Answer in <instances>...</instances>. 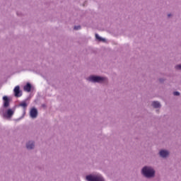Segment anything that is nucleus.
<instances>
[{
	"label": "nucleus",
	"instance_id": "nucleus-19",
	"mask_svg": "<svg viewBox=\"0 0 181 181\" xmlns=\"http://www.w3.org/2000/svg\"><path fill=\"white\" fill-rule=\"evenodd\" d=\"M170 16H172L171 13L168 14V18H170Z\"/></svg>",
	"mask_w": 181,
	"mask_h": 181
},
{
	"label": "nucleus",
	"instance_id": "nucleus-20",
	"mask_svg": "<svg viewBox=\"0 0 181 181\" xmlns=\"http://www.w3.org/2000/svg\"><path fill=\"white\" fill-rule=\"evenodd\" d=\"M42 107H46V105H42Z\"/></svg>",
	"mask_w": 181,
	"mask_h": 181
},
{
	"label": "nucleus",
	"instance_id": "nucleus-4",
	"mask_svg": "<svg viewBox=\"0 0 181 181\" xmlns=\"http://www.w3.org/2000/svg\"><path fill=\"white\" fill-rule=\"evenodd\" d=\"M13 114H15V110L12 109H8L4 114V118H7V119H9L10 118H12L13 116Z\"/></svg>",
	"mask_w": 181,
	"mask_h": 181
},
{
	"label": "nucleus",
	"instance_id": "nucleus-7",
	"mask_svg": "<svg viewBox=\"0 0 181 181\" xmlns=\"http://www.w3.org/2000/svg\"><path fill=\"white\" fill-rule=\"evenodd\" d=\"M15 97H22V90H21V86H17L13 89Z\"/></svg>",
	"mask_w": 181,
	"mask_h": 181
},
{
	"label": "nucleus",
	"instance_id": "nucleus-6",
	"mask_svg": "<svg viewBox=\"0 0 181 181\" xmlns=\"http://www.w3.org/2000/svg\"><path fill=\"white\" fill-rule=\"evenodd\" d=\"M25 147L28 151H32V149H35V141L30 140L26 142Z\"/></svg>",
	"mask_w": 181,
	"mask_h": 181
},
{
	"label": "nucleus",
	"instance_id": "nucleus-9",
	"mask_svg": "<svg viewBox=\"0 0 181 181\" xmlns=\"http://www.w3.org/2000/svg\"><path fill=\"white\" fill-rule=\"evenodd\" d=\"M24 91H27V93H30L32 91V84L30 83H27L25 86L23 87Z\"/></svg>",
	"mask_w": 181,
	"mask_h": 181
},
{
	"label": "nucleus",
	"instance_id": "nucleus-13",
	"mask_svg": "<svg viewBox=\"0 0 181 181\" xmlns=\"http://www.w3.org/2000/svg\"><path fill=\"white\" fill-rule=\"evenodd\" d=\"M95 39H97V40H98L99 42H105V38H103L101 37H100V35H98V34H95Z\"/></svg>",
	"mask_w": 181,
	"mask_h": 181
},
{
	"label": "nucleus",
	"instance_id": "nucleus-8",
	"mask_svg": "<svg viewBox=\"0 0 181 181\" xmlns=\"http://www.w3.org/2000/svg\"><path fill=\"white\" fill-rule=\"evenodd\" d=\"M3 101H4V104H3L4 108H8L11 103V99H9V97L4 95L3 97Z\"/></svg>",
	"mask_w": 181,
	"mask_h": 181
},
{
	"label": "nucleus",
	"instance_id": "nucleus-3",
	"mask_svg": "<svg viewBox=\"0 0 181 181\" xmlns=\"http://www.w3.org/2000/svg\"><path fill=\"white\" fill-rule=\"evenodd\" d=\"M158 155L159 158L162 159H168V157L170 156V151L166 149H160L159 150Z\"/></svg>",
	"mask_w": 181,
	"mask_h": 181
},
{
	"label": "nucleus",
	"instance_id": "nucleus-18",
	"mask_svg": "<svg viewBox=\"0 0 181 181\" xmlns=\"http://www.w3.org/2000/svg\"><path fill=\"white\" fill-rule=\"evenodd\" d=\"M173 95H175V96H179L180 95V93L177 92V91H175L173 92Z\"/></svg>",
	"mask_w": 181,
	"mask_h": 181
},
{
	"label": "nucleus",
	"instance_id": "nucleus-2",
	"mask_svg": "<svg viewBox=\"0 0 181 181\" xmlns=\"http://www.w3.org/2000/svg\"><path fill=\"white\" fill-rule=\"evenodd\" d=\"M89 83H98V84H108V78L107 76H101L98 75H90L86 78Z\"/></svg>",
	"mask_w": 181,
	"mask_h": 181
},
{
	"label": "nucleus",
	"instance_id": "nucleus-11",
	"mask_svg": "<svg viewBox=\"0 0 181 181\" xmlns=\"http://www.w3.org/2000/svg\"><path fill=\"white\" fill-rule=\"evenodd\" d=\"M151 105L154 108H161L162 107V105L160 104V103H159V101H153L151 103Z\"/></svg>",
	"mask_w": 181,
	"mask_h": 181
},
{
	"label": "nucleus",
	"instance_id": "nucleus-21",
	"mask_svg": "<svg viewBox=\"0 0 181 181\" xmlns=\"http://www.w3.org/2000/svg\"><path fill=\"white\" fill-rule=\"evenodd\" d=\"M21 118H22V117H21ZM21 118H20V119H17V121H19L20 119H21Z\"/></svg>",
	"mask_w": 181,
	"mask_h": 181
},
{
	"label": "nucleus",
	"instance_id": "nucleus-15",
	"mask_svg": "<svg viewBox=\"0 0 181 181\" xmlns=\"http://www.w3.org/2000/svg\"><path fill=\"white\" fill-rule=\"evenodd\" d=\"M175 70H181V64L175 66Z\"/></svg>",
	"mask_w": 181,
	"mask_h": 181
},
{
	"label": "nucleus",
	"instance_id": "nucleus-1",
	"mask_svg": "<svg viewBox=\"0 0 181 181\" xmlns=\"http://www.w3.org/2000/svg\"><path fill=\"white\" fill-rule=\"evenodd\" d=\"M141 174L146 179H153L156 176V170L151 165H144L141 170Z\"/></svg>",
	"mask_w": 181,
	"mask_h": 181
},
{
	"label": "nucleus",
	"instance_id": "nucleus-14",
	"mask_svg": "<svg viewBox=\"0 0 181 181\" xmlns=\"http://www.w3.org/2000/svg\"><path fill=\"white\" fill-rule=\"evenodd\" d=\"M74 29V30H80V29H81V25H75Z\"/></svg>",
	"mask_w": 181,
	"mask_h": 181
},
{
	"label": "nucleus",
	"instance_id": "nucleus-5",
	"mask_svg": "<svg viewBox=\"0 0 181 181\" xmlns=\"http://www.w3.org/2000/svg\"><path fill=\"white\" fill-rule=\"evenodd\" d=\"M37 115H38L37 109H36V107H32L31 110H30V118H33V119H35L37 118Z\"/></svg>",
	"mask_w": 181,
	"mask_h": 181
},
{
	"label": "nucleus",
	"instance_id": "nucleus-17",
	"mask_svg": "<svg viewBox=\"0 0 181 181\" xmlns=\"http://www.w3.org/2000/svg\"><path fill=\"white\" fill-rule=\"evenodd\" d=\"M166 81V79H165L164 78H160L159 79H158V81L160 82V83H165V81Z\"/></svg>",
	"mask_w": 181,
	"mask_h": 181
},
{
	"label": "nucleus",
	"instance_id": "nucleus-16",
	"mask_svg": "<svg viewBox=\"0 0 181 181\" xmlns=\"http://www.w3.org/2000/svg\"><path fill=\"white\" fill-rule=\"evenodd\" d=\"M124 33H125V30L121 29L118 33V35H124Z\"/></svg>",
	"mask_w": 181,
	"mask_h": 181
},
{
	"label": "nucleus",
	"instance_id": "nucleus-10",
	"mask_svg": "<svg viewBox=\"0 0 181 181\" xmlns=\"http://www.w3.org/2000/svg\"><path fill=\"white\" fill-rule=\"evenodd\" d=\"M19 107H23L24 112L23 115L26 114V108L28 107V103H26V101H23L19 104Z\"/></svg>",
	"mask_w": 181,
	"mask_h": 181
},
{
	"label": "nucleus",
	"instance_id": "nucleus-12",
	"mask_svg": "<svg viewBox=\"0 0 181 181\" xmlns=\"http://www.w3.org/2000/svg\"><path fill=\"white\" fill-rule=\"evenodd\" d=\"M95 39H97V40H98L99 42H105V38H103L101 37H100V35H98V34H95Z\"/></svg>",
	"mask_w": 181,
	"mask_h": 181
}]
</instances>
